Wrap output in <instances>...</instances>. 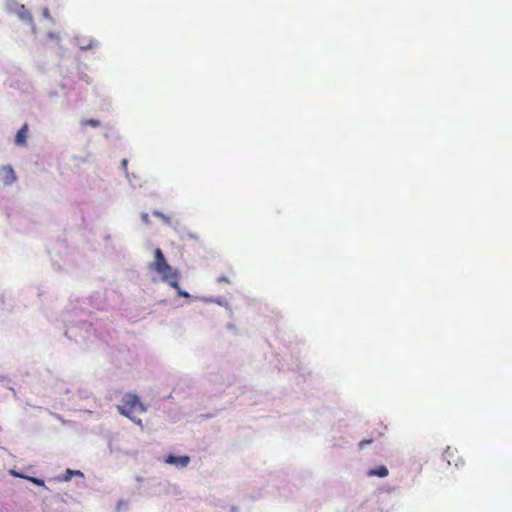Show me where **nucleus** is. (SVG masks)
Instances as JSON below:
<instances>
[{"instance_id": "nucleus-12", "label": "nucleus", "mask_w": 512, "mask_h": 512, "mask_svg": "<svg viewBox=\"0 0 512 512\" xmlns=\"http://www.w3.org/2000/svg\"><path fill=\"white\" fill-rule=\"evenodd\" d=\"M127 164H128V160L127 159H123L121 161V167H122V169L125 172L126 178H127L128 182H129V184L132 185V179H131V176H130L128 170H127Z\"/></svg>"}, {"instance_id": "nucleus-18", "label": "nucleus", "mask_w": 512, "mask_h": 512, "mask_svg": "<svg viewBox=\"0 0 512 512\" xmlns=\"http://www.w3.org/2000/svg\"><path fill=\"white\" fill-rule=\"evenodd\" d=\"M141 219L145 224H149L150 222L149 215L145 212L141 214Z\"/></svg>"}, {"instance_id": "nucleus-6", "label": "nucleus", "mask_w": 512, "mask_h": 512, "mask_svg": "<svg viewBox=\"0 0 512 512\" xmlns=\"http://www.w3.org/2000/svg\"><path fill=\"white\" fill-rule=\"evenodd\" d=\"M26 138H27V125H24L16 133L15 144L24 145L26 143Z\"/></svg>"}, {"instance_id": "nucleus-22", "label": "nucleus", "mask_w": 512, "mask_h": 512, "mask_svg": "<svg viewBox=\"0 0 512 512\" xmlns=\"http://www.w3.org/2000/svg\"><path fill=\"white\" fill-rule=\"evenodd\" d=\"M230 512H238V507L237 506H231L230 507Z\"/></svg>"}, {"instance_id": "nucleus-24", "label": "nucleus", "mask_w": 512, "mask_h": 512, "mask_svg": "<svg viewBox=\"0 0 512 512\" xmlns=\"http://www.w3.org/2000/svg\"><path fill=\"white\" fill-rule=\"evenodd\" d=\"M370 442H371V441H362V442L360 443V446H361V447H363L365 444H368V443H370Z\"/></svg>"}, {"instance_id": "nucleus-19", "label": "nucleus", "mask_w": 512, "mask_h": 512, "mask_svg": "<svg viewBox=\"0 0 512 512\" xmlns=\"http://www.w3.org/2000/svg\"><path fill=\"white\" fill-rule=\"evenodd\" d=\"M10 474L15 476V477L24 478V479L26 477L24 474L19 473V472L15 471V470H10Z\"/></svg>"}, {"instance_id": "nucleus-9", "label": "nucleus", "mask_w": 512, "mask_h": 512, "mask_svg": "<svg viewBox=\"0 0 512 512\" xmlns=\"http://www.w3.org/2000/svg\"><path fill=\"white\" fill-rule=\"evenodd\" d=\"M152 214L160 219H162L166 224L170 225L171 224V219L166 216L165 214H163L161 211L159 210H154L152 212Z\"/></svg>"}, {"instance_id": "nucleus-10", "label": "nucleus", "mask_w": 512, "mask_h": 512, "mask_svg": "<svg viewBox=\"0 0 512 512\" xmlns=\"http://www.w3.org/2000/svg\"><path fill=\"white\" fill-rule=\"evenodd\" d=\"M129 502L127 500H120L117 503L116 511L117 512H125L128 509Z\"/></svg>"}, {"instance_id": "nucleus-5", "label": "nucleus", "mask_w": 512, "mask_h": 512, "mask_svg": "<svg viewBox=\"0 0 512 512\" xmlns=\"http://www.w3.org/2000/svg\"><path fill=\"white\" fill-rule=\"evenodd\" d=\"M165 462L170 465H174L178 468H185L190 463V457L189 456H175V455H168L165 459Z\"/></svg>"}, {"instance_id": "nucleus-15", "label": "nucleus", "mask_w": 512, "mask_h": 512, "mask_svg": "<svg viewBox=\"0 0 512 512\" xmlns=\"http://www.w3.org/2000/svg\"><path fill=\"white\" fill-rule=\"evenodd\" d=\"M132 422L137 424L138 426L142 427V420L134 415H131V417H128Z\"/></svg>"}, {"instance_id": "nucleus-13", "label": "nucleus", "mask_w": 512, "mask_h": 512, "mask_svg": "<svg viewBox=\"0 0 512 512\" xmlns=\"http://www.w3.org/2000/svg\"><path fill=\"white\" fill-rule=\"evenodd\" d=\"M25 479L29 480L30 482H32L38 486H45V483L42 479H39L36 477H30V476L25 477Z\"/></svg>"}, {"instance_id": "nucleus-25", "label": "nucleus", "mask_w": 512, "mask_h": 512, "mask_svg": "<svg viewBox=\"0 0 512 512\" xmlns=\"http://www.w3.org/2000/svg\"><path fill=\"white\" fill-rule=\"evenodd\" d=\"M136 175H133L132 182L135 181Z\"/></svg>"}, {"instance_id": "nucleus-8", "label": "nucleus", "mask_w": 512, "mask_h": 512, "mask_svg": "<svg viewBox=\"0 0 512 512\" xmlns=\"http://www.w3.org/2000/svg\"><path fill=\"white\" fill-rule=\"evenodd\" d=\"M75 475H76V476H81V477H83V473H82L81 471H79V470H72V469H69V468H68V469L66 470V472H65V474H64V476H63V478H62V480H63V481H70V480H71V478H72L73 476H75Z\"/></svg>"}, {"instance_id": "nucleus-26", "label": "nucleus", "mask_w": 512, "mask_h": 512, "mask_svg": "<svg viewBox=\"0 0 512 512\" xmlns=\"http://www.w3.org/2000/svg\"><path fill=\"white\" fill-rule=\"evenodd\" d=\"M136 175H133L132 182L135 181Z\"/></svg>"}, {"instance_id": "nucleus-4", "label": "nucleus", "mask_w": 512, "mask_h": 512, "mask_svg": "<svg viewBox=\"0 0 512 512\" xmlns=\"http://www.w3.org/2000/svg\"><path fill=\"white\" fill-rule=\"evenodd\" d=\"M17 180L16 173L11 165L0 166V183L3 186H10Z\"/></svg>"}, {"instance_id": "nucleus-20", "label": "nucleus", "mask_w": 512, "mask_h": 512, "mask_svg": "<svg viewBox=\"0 0 512 512\" xmlns=\"http://www.w3.org/2000/svg\"><path fill=\"white\" fill-rule=\"evenodd\" d=\"M48 38L51 39V40H59V35L54 33V32H50L48 33Z\"/></svg>"}, {"instance_id": "nucleus-3", "label": "nucleus", "mask_w": 512, "mask_h": 512, "mask_svg": "<svg viewBox=\"0 0 512 512\" xmlns=\"http://www.w3.org/2000/svg\"><path fill=\"white\" fill-rule=\"evenodd\" d=\"M117 410L121 415L131 417L135 411L145 412L146 407L136 394L126 393L122 397L121 404L117 405Z\"/></svg>"}, {"instance_id": "nucleus-1", "label": "nucleus", "mask_w": 512, "mask_h": 512, "mask_svg": "<svg viewBox=\"0 0 512 512\" xmlns=\"http://www.w3.org/2000/svg\"><path fill=\"white\" fill-rule=\"evenodd\" d=\"M154 254L155 260L149 264V267L160 275L163 282L169 284L173 288H178L180 279L179 272L167 263L161 249L157 248Z\"/></svg>"}, {"instance_id": "nucleus-14", "label": "nucleus", "mask_w": 512, "mask_h": 512, "mask_svg": "<svg viewBox=\"0 0 512 512\" xmlns=\"http://www.w3.org/2000/svg\"><path fill=\"white\" fill-rule=\"evenodd\" d=\"M78 45H79V48H80L81 50H88V49L92 48V46H93V41H92V40H90V41H89V42H87V43H86V42H84V41H82V42H79V44H78Z\"/></svg>"}, {"instance_id": "nucleus-2", "label": "nucleus", "mask_w": 512, "mask_h": 512, "mask_svg": "<svg viewBox=\"0 0 512 512\" xmlns=\"http://www.w3.org/2000/svg\"><path fill=\"white\" fill-rule=\"evenodd\" d=\"M5 10L10 14L15 15L20 21L29 25L32 33H35L36 27L33 22L32 14L23 4H20L16 0H6Z\"/></svg>"}, {"instance_id": "nucleus-23", "label": "nucleus", "mask_w": 512, "mask_h": 512, "mask_svg": "<svg viewBox=\"0 0 512 512\" xmlns=\"http://www.w3.org/2000/svg\"><path fill=\"white\" fill-rule=\"evenodd\" d=\"M218 280L228 282V279L225 276L220 277Z\"/></svg>"}, {"instance_id": "nucleus-17", "label": "nucleus", "mask_w": 512, "mask_h": 512, "mask_svg": "<svg viewBox=\"0 0 512 512\" xmlns=\"http://www.w3.org/2000/svg\"><path fill=\"white\" fill-rule=\"evenodd\" d=\"M43 16L48 19V20H51L52 21V17L50 15V12H49V9L48 8H44L43 9V12H42Z\"/></svg>"}, {"instance_id": "nucleus-21", "label": "nucleus", "mask_w": 512, "mask_h": 512, "mask_svg": "<svg viewBox=\"0 0 512 512\" xmlns=\"http://www.w3.org/2000/svg\"><path fill=\"white\" fill-rule=\"evenodd\" d=\"M215 302H216L217 304H219V305H223V304H224V302H225V299H224V298H220V299L215 300Z\"/></svg>"}, {"instance_id": "nucleus-7", "label": "nucleus", "mask_w": 512, "mask_h": 512, "mask_svg": "<svg viewBox=\"0 0 512 512\" xmlns=\"http://www.w3.org/2000/svg\"><path fill=\"white\" fill-rule=\"evenodd\" d=\"M389 471L386 466H379L368 471V476L386 477Z\"/></svg>"}, {"instance_id": "nucleus-16", "label": "nucleus", "mask_w": 512, "mask_h": 512, "mask_svg": "<svg viewBox=\"0 0 512 512\" xmlns=\"http://www.w3.org/2000/svg\"><path fill=\"white\" fill-rule=\"evenodd\" d=\"M176 289H177V293L179 296L186 297V298L190 297V294L187 291L180 289L179 286Z\"/></svg>"}, {"instance_id": "nucleus-11", "label": "nucleus", "mask_w": 512, "mask_h": 512, "mask_svg": "<svg viewBox=\"0 0 512 512\" xmlns=\"http://www.w3.org/2000/svg\"><path fill=\"white\" fill-rule=\"evenodd\" d=\"M100 124H101L100 121L96 120V119H87V120L82 121V125L91 126L93 128L99 127Z\"/></svg>"}]
</instances>
